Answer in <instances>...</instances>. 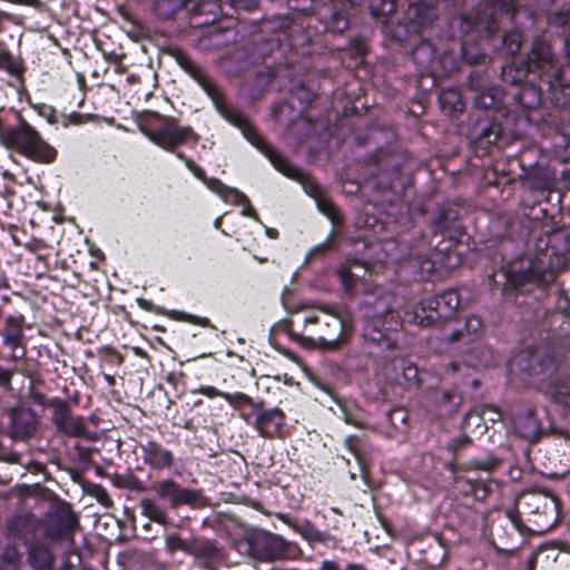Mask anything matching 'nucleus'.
I'll use <instances>...</instances> for the list:
<instances>
[{
    "instance_id": "obj_40",
    "label": "nucleus",
    "mask_w": 570,
    "mask_h": 570,
    "mask_svg": "<svg viewBox=\"0 0 570 570\" xmlns=\"http://www.w3.org/2000/svg\"><path fill=\"white\" fill-rule=\"evenodd\" d=\"M463 368V364L461 362L452 361L448 364L444 374L453 375L456 372H460Z\"/></svg>"
},
{
    "instance_id": "obj_51",
    "label": "nucleus",
    "mask_w": 570,
    "mask_h": 570,
    "mask_svg": "<svg viewBox=\"0 0 570 570\" xmlns=\"http://www.w3.org/2000/svg\"><path fill=\"white\" fill-rule=\"evenodd\" d=\"M265 233L269 238H277L278 232L275 228L266 227Z\"/></svg>"
},
{
    "instance_id": "obj_16",
    "label": "nucleus",
    "mask_w": 570,
    "mask_h": 570,
    "mask_svg": "<svg viewBox=\"0 0 570 570\" xmlns=\"http://www.w3.org/2000/svg\"><path fill=\"white\" fill-rule=\"evenodd\" d=\"M429 298L404 313V321L410 324L426 327L439 321V314L430 311Z\"/></svg>"
},
{
    "instance_id": "obj_18",
    "label": "nucleus",
    "mask_w": 570,
    "mask_h": 570,
    "mask_svg": "<svg viewBox=\"0 0 570 570\" xmlns=\"http://www.w3.org/2000/svg\"><path fill=\"white\" fill-rule=\"evenodd\" d=\"M208 189L217 194L224 202L232 204H248L247 197L238 189L228 187L219 179L208 181Z\"/></svg>"
},
{
    "instance_id": "obj_50",
    "label": "nucleus",
    "mask_w": 570,
    "mask_h": 570,
    "mask_svg": "<svg viewBox=\"0 0 570 570\" xmlns=\"http://www.w3.org/2000/svg\"><path fill=\"white\" fill-rule=\"evenodd\" d=\"M345 570H367L363 564L360 563H348Z\"/></svg>"
},
{
    "instance_id": "obj_46",
    "label": "nucleus",
    "mask_w": 570,
    "mask_h": 570,
    "mask_svg": "<svg viewBox=\"0 0 570 570\" xmlns=\"http://www.w3.org/2000/svg\"><path fill=\"white\" fill-rule=\"evenodd\" d=\"M426 51L428 58L432 57V51L429 45H421L414 50V57H416L420 52Z\"/></svg>"
},
{
    "instance_id": "obj_15",
    "label": "nucleus",
    "mask_w": 570,
    "mask_h": 570,
    "mask_svg": "<svg viewBox=\"0 0 570 570\" xmlns=\"http://www.w3.org/2000/svg\"><path fill=\"white\" fill-rule=\"evenodd\" d=\"M460 305L459 294L455 291H446L441 295L429 298L430 311L439 314V320L446 317Z\"/></svg>"
},
{
    "instance_id": "obj_10",
    "label": "nucleus",
    "mask_w": 570,
    "mask_h": 570,
    "mask_svg": "<svg viewBox=\"0 0 570 570\" xmlns=\"http://www.w3.org/2000/svg\"><path fill=\"white\" fill-rule=\"evenodd\" d=\"M529 70L537 71L540 77L553 69V56L550 47L542 39L535 38L529 53Z\"/></svg>"
},
{
    "instance_id": "obj_19",
    "label": "nucleus",
    "mask_w": 570,
    "mask_h": 570,
    "mask_svg": "<svg viewBox=\"0 0 570 570\" xmlns=\"http://www.w3.org/2000/svg\"><path fill=\"white\" fill-rule=\"evenodd\" d=\"M29 562L38 570L51 568L55 557L50 549L42 543H35L29 549Z\"/></svg>"
},
{
    "instance_id": "obj_63",
    "label": "nucleus",
    "mask_w": 570,
    "mask_h": 570,
    "mask_svg": "<svg viewBox=\"0 0 570 570\" xmlns=\"http://www.w3.org/2000/svg\"><path fill=\"white\" fill-rule=\"evenodd\" d=\"M372 13H373L374 16H377V13H376V9H375L374 7H372Z\"/></svg>"
},
{
    "instance_id": "obj_58",
    "label": "nucleus",
    "mask_w": 570,
    "mask_h": 570,
    "mask_svg": "<svg viewBox=\"0 0 570 570\" xmlns=\"http://www.w3.org/2000/svg\"><path fill=\"white\" fill-rule=\"evenodd\" d=\"M511 69H512V67H511V66H507L505 68H503L502 73H503V77H504V78L507 77V73H508L509 71H511Z\"/></svg>"
},
{
    "instance_id": "obj_62",
    "label": "nucleus",
    "mask_w": 570,
    "mask_h": 570,
    "mask_svg": "<svg viewBox=\"0 0 570 570\" xmlns=\"http://www.w3.org/2000/svg\"><path fill=\"white\" fill-rule=\"evenodd\" d=\"M466 365H472V366H474V365H476V363H474L473 361H466Z\"/></svg>"
},
{
    "instance_id": "obj_8",
    "label": "nucleus",
    "mask_w": 570,
    "mask_h": 570,
    "mask_svg": "<svg viewBox=\"0 0 570 570\" xmlns=\"http://www.w3.org/2000/svg\"><path fill=\"white\" fill-rule=\"evenodd\" d=\"M157 495L169 502L170 507L193 505L199 502L202 493L198 490L181 487L173 479L161 480L153 485Z\"/></svg>"
},
{
    "instance_id": "obj_61",
    "label": "nucleus",
    "mask_w": 570,
    "mask_h": 570,
    "mask_svg": "<svg viewBox=\"0 0 570 570\" xmlns=\"http://www.w3.org/2000/svg\"><path fill=\"white\" fill-rule=\"evenodd\" d=\"M564 90L567 91L568 101H570V87H566Z\"/></svg>"
},
{
    "instance_id": "obj_3",
    "label": "nucleus",
    "mask_w": 570,
    "mask_h": 570,
    "mask_svg": "<svg viewBox=\"0 0 570 570\" xmlns=\"http://www.w3.org/2000/svg\"><path fill=\"white\" fill-rule=\"evenodd\" d=\"M0 142L7 149L37 163L50 164L57 158V150L23 119L16 126L0 130Z\"/></svg>"
},
{
    "instance_id": "obj_12",
    "label": "nucleus",
    "mask_w": 570,
    "mask_h": 570,
    "mask_svg": "<svg viewBox=\"0 0 570 570\" xmlns=\"http://www.w3.org/2000/svg\"><path fill=\"white\" fill-rule=\"evenodd\" d=\"M142 460L154 469L163 470L173 464V453L155 441H148L141 445Z\"/></svg>"
},
{
    "instance_id": "obj_59",
    "label": "nucleus",
    "mask_w": 570,
    "mask_h": 570,
    "mask_svg": "<svg viewBox=\"0 0 570 570\" xmlns=\"http://www.w3.org/2000/svg\"><path fill=\"white\" fill-rule=\"evenodd\" d=\"M566 50L568 55L570 56V38L566 41Z\"/></svg>"
},
{
    "instance_id": "obj_34",
    "label": "nucleus",
    "mask_w": 570,
    "mask_h": 570,
    "mask_svg": "<svg viewBox=\"0 0 570 570\" xmlns=\"http://www.w3.org/2000/svg\"><path fill=\"white\" fill-rule=\"evenodd\" d=\"M331 248V243L330 240H325L321 244H317L315 245L313 248L309 249V252L307 253L306 255V261H312L314 259L316 256H320V255H323L325 254L326 252H328Z\"/></svg>"
},
{
    "instance_id": "obj_4",
    "label": "nucleus",
    "mask_w": 570,
    "mask_h": 570,
    "mask_svg": "<svg viewBox=\"0 0 570 570\" xmlns=\"http://www.w3.org/2000/svg\"><path fill=\"white\" fill-rule=\"evenodd\" d=\"M304 334L301 340L309 345L325 350H335L343 333L342 320L330 308H320L306 314L303 318Z\"/></svg>"
},
{
    "instance_id": "obj_56",
    "label": "nucleus",
    "mask_w": 570,
    "mask_h": 570,
    "mask_svg": "<svg viewBox=\"0 0 570 570\" xmlns=\"http://www.w3.org/2000/svg\"><path fill=\"white\" fill-rule=\"evenodd\" d=\"M352 443H353V439H352V438H348V439L346 440V444H347V446L351 449V451L353 452V454H354L355 456H357V455H356V453H355V451L353 450Z\"/></svg>"
},
{
    "instance_id": "obj_28",
    "label": "nucleus",
    "mask_w": 570,
    "mask_h": 570,
    "mask_svg": "<svg viewBox=\"0 0 570 570\" xmlns=\"http://www.w3.org/2000/svg\"><path fill=\"white\" fill-rule=\"evenodd\" d=\"M176 157L181 159L185 163L186 167L195 175V177L200 179L208 187V181L213 180L214 178H208L205 175L203 168L196 165L190 158H188L183 153H176Z\"/></svg>"
},
{
    "instance_id": "obj_53",
    "label": "nucleus",
    "mask_w": 570,
    "mask_h": 570,
    "mask_svg": "<svg viewBox=\"0 0 570 570\" xmlns=\"http://www.w3.org/2000/svg\"><path fill=\"white\" fill-rule=\"evenodd\" d=\"M247 206L242 210V215L244 216H254L255 212L254 209L249 206V203L246 204Z\"/></svg>"
},
{
    "instance_id": "obj_60",
    "label": "nucleus",
    "mask_w": 570,
    "mask_h": 570,
    "mask_svg": "<svg viewBox=\"0 0 570 570\" xmlns=\"http://www.w3.org/2000/svg\"><path fill=\"white\" fill-rule=\"evenodd\" d=\"M350 281H352V282H353L354 287H355V286H356V283H357L358 281H361V279H360V278H356L355 276H350Z\"/></svg>"
},
{
    "instance_id": "obj_43",
    "label": "nucleus",
    "mask_w": 570,
    "mask_h": 570,
    "mask_svg": "<svg viewBox=\"0 0 570 570\" xmlns=\"http://www.w3.org/2000/svg\"><path fill=\"white\" fill-rule=\"evenodd\" d=\"M11 380V372L0 366V386L9 384Z\"/></svg>"
},
{
    "instance_id": "obj_31",
    "label": "nucleus",
    "mask_w": 570,
    "mask_h": 570,
    "mask_svg": "<svg viewBox=\"0 0 570 570\" xmlns=\"http://www.w3.org/2000/svg\"><path fill=\"white\" fill-rule=\"evenodd\" d=\"M165 546L170 553H174L178 550L188 551V544L184 540H181V538L178 534L175 533L166 535Z\"/></svg>"
},
{
    "instance_id": "obj_5",
    "label": "nucleus",
    "mask_w": 570,
    "mask_h": 570,
    "mask_svg": "<svg viewBox=\"0 0 570 570\" xmlns=\"http://www.w3.org/2000/svg\"><path fill=\"white\" fill-rule=\"evenodd\" d=\"M394 296L387 291L376 288L365 294L362 304V314L364 318V335L374 342L381 341L385 336V331L392 328L385 327L387 322L393 318Z\"/></svg>"
},
{
    "instance_id": "obj_17",
    "label": "nucleus",
    "mask_w": 570,
    "mask_h": 570,
    "mask_svg": "<svg viewBox=\"0 0 570 570\" xmlns=\"http://www.w3.org/2000/svg\"><path fill=\"white\" fill-rule=\"evenodd\" d=\"M366 273V266L358 261H352L342 265L338 269V277L344 291L352 292L354 289V284L352 281H350V276H355L356 278L362 279L365 277Z\"/></svg>"
},
{
    "instance_id": "obj_57",
    "label": "nucleus",
    "mask_w": 570,
    "mask_h": 570,
    "mask_svg": "<svg viewBox=\"0 0 570 570\" xmlns=\"http://www.w3.org/2000/svg\"><path fill=\"white\" fill-rule=\"evenodd\" d=\"M222 225V217H217L214 222V226L215 228H219Z\"/></svg>"
},
{
    "instance_id": "obj_55",
    "label": "nucleus",
    "mask_w": 570,
    "mask_h": 570,
    "mask_svg": "<svg viewBox=\"0 0 570 570\" xmlns=\"http://www.w3.org/2000/svg\"><path fill=\"white\" fill-rule=\"evenodd\" d=\"M407 372L409 373H405V376L406 379H412V377H415L416 376V368L415 367H409L407 368Z\"/></svg>"
},
{
    "instance_id": "obj_14",
    "label": "nucleus",
    "mask_w": 570,
    "mask_h": 570,
    "mask_svg": "<svg viewBox=\"0 0 570 570\" xmlns=\"http://www.w3.org/2000/svg\"><path fill=\"white\" fill-rule=\"evenodd\" d=\"M513 430L515 434L529 442H535L541 435L540 422L532 411H527L515 417Z\"/></svg>"
},
{
    "instance_id": "obj_44",
    "label": "nucleus",
    "mask_w": 570,
    "mask_h": 570,
    "mask_svg": "<svg viewBox=\"0 0 570 570\" xmlns=\"http://www.w3.org/2000/svg\"><path fill=\"white\" fill-rule=\"evenodd\" d=\"M187 320L190 323L197 324V325H200V326H207L209 324V320L206 318V317H198V316L189 315Z\"/></svg>"
},
{
    "instance_id": "obj_27",
    "label": "nucleus",
    "mask_w": 570,
    "mask_h": 570,
    "mask_svg": "<svg viewBox=\"0 0 570 570\" xmlns=\"http://www.w3.org/2000/svg\"><path fill=\"white\" fill-rule=\"evenodd\" d=\"M464 428L474 434H483L488 430L485 416L481 414L480 410H473L468 413L463 421Z\"/></svg>"
},
{
    "instance_id": "obj_48",
    "label": "nucleus",
    "mask_w": 570,
    "mask_h": 570,
    "mask_svg": "<svg viewBox=\"0 0 570 570\" xmlns=\"http://www.w3.org/2000/svg\"><path fill=\"white\" fill-rule=\"evenodd\" d=\"M468 443H470V438L463 436L461 439H458L454 444V450H458L460 448L465 446Z\"/></svg>"
},
{
    "instance_id": "obj_49",
    "label": "nucleus",
    "mask_w": 570,
    "mask_h": 570,
    "mask_svg": "<svg viewBox=\"0 0 570 570\" xmlns=\"http://www.w3.org/2000/svg\"><path fill=\"white\" fill-rule=\"evenodd\" d=\"M497 464H498L497 461H490L487 463L479 464L478 468L487 470V471H491L492 469H494L497 466Z\"/></svg>"
},
{
    "instance_id": "obj_9",
    "label": "nucleus",
    "mask_w": 570,
    "mask_h": 570,
    "mask_svg": "<svg viewBox=\"0 0 570 570\" xmlns=\"http://www.w3.org/2000/svg\"><path fill=\"white\" fill-rule=\"evenodd\" d=\"M52 421L58 431L68 436L92 440L83 419L72 415L69 407L62 402L55 406Z\"/></svg>"
},
{
    "instance_id": "obj_21",
    "label": "nucleus",
    "mask_w": 570,
    "mask_h": 570,
    "mask_svg": "<svg viewBox=\"0 0 570 570\" xmlns=\"http://www.w3.org/2000/svg\"><path fill=\"white\" fill-rule=\"evenodd\" d=\"M308 188H309L308 193L313 198H315L318 209L324 215H326L333 222V224H338L340 223L338 213H337L336 207L332 203V200L326 198L322 194V191L317 185L311 184L308 186Z\"/></svg>"
},
{
    "instance_id": "obj_64",
    "label": "nucleus",
    "mask_w": 570,
    "mask_h": 570,
    "mask_svg": "<svg viewBox=\"0 0 570 570\" xmlns=\"http://www.w3.org/2000/svg\"><path fill=\"white\" fill-rule=\"evenodd\" d=\"M258 261H259L261 263H263V262H265V261H266V258L259 257V258H258Z\"/></svg>"
},
{
    "instance_id": "obj_47",
    "label": "nucleus",
    "mask_w": 570,
    "mask_h": 570,
    "mask_svg": "<svg viewBox=\"0 0 570 570\" xmlns=\"http://www.w3.org/2000/svg\"><path fill=\"white\" fill-rule=\"evenodd\" d=\"M119 14L129 23L135 24L132 17L125 10L124 6L119 7Z\"/></svg>"
},
{
    "instance_id": "obj_41",
    "label": "nucleus",
    "mask_w": 570,
    "mask_h": 570,
    "mask_svg": "<svg viewBox=\"0 0 570 570\" xmlns=\"http://www.w3.org/2000/svg\"><path fill=\"white\" fill-rule=\"evenodd\" d=\"M318 570H341L340 564L333 560H324Z\"/></svg>"
},
{
    "instance_id": "obj_45",
    "label": "nucleus",
    "mask_w": 570,
    "mask_h": 570,
    "mask_svg": "<svg viewBox=\"0 0 570 570\" xmlns=\"http://www.w3.org/2000/svg\"><path fill=\"white\" fill-rule=\"evenodd\" d=\"M78 524V520L76 519L75 515H70L68 517L67 519V522H66V527H67V534L70 535L71 532L73 531V529L77 527Z\"/></svg>"
},
{
    "instance_id": "obj_13",
    "label": "nucleus",
    "mask_w": 570,
    "mask_h": 570,
    "mask_svg": "<svg viewBox=\"0 0 570 570\" xmlns=\"http://www.w3.org/2000/svg\"><path fill=\"white\" fill-rule=\"evenodd\" d=\"M254 425L261 435L271 438L283 429L284 414L278 409L261 412L256 415Z\"/></svg>"
},
{
    "instance_id": "obj_33",
    "label": "nucleus",
    "mask_w": 570,
    "mask_h": 570,
    "mask_svg": "<svg viewBox=\"0 0 570 570\" xmlns=\"http://www.w3.org/2000/svg\"><path fill=\"white\" fill-rule=\"evenodd\" d=\"M482 328V321L479 316L471 315L465 321L464 332L468 336H478Z\"/></svg>"
},
{
    "instance_id": "obj_36",
    "label": "nucleus",
    "mask_w": 570,
    "mask_h": 570,
    "mask_svg": "<svg viewBox=\"0 0 570 570\" xmlns=\"http://www.w3.org/2000/svg\"><path fill=\"white\" fill-rule=\"evenodd\" d=\"M155 6H154V11L156 12V14H158L161 19H168L170 18L174 12L177 10V8H170V9H164V6L168 4L169 2H163V1H159V2H154Z\"/></svg>"
},
{
    "instance_id": "obj_30",
    "label": "nucleus",
    "mask_w": 570,
    "mask_h": 570,
    "mask_svg": "<svg viewBox=\"0 0 570 570\" xmlns=\"http://www.w3.org/2000/svg\"><path fill=\"white\" fill-rule=\"evenodd\" d=\"M298 532L309 542H323L325 540L324 533L309 523L299 525Z\"/></svg>"
},
{
    "instance_id": "obj_54",
    "label": "nucleus",
    "mask_w": 570,
    "mask_h": 570,
    "mask_svg": "<svg viewBox=\"0 0 570 570\" xmlns=\"http://www.w3.org/2000/svg\"><path fill=\"white\" fill-rule=\"evenodd\" d=\"M341 412H342L343 419L346 423L357 425V423L355 421H353L352 417L346 414L344 409H341Z\"/></svg>"
},
{
    "instance_id": "obj_32",
    "label": "nucleus",
    "mask_w": 570,
    "mask_h": 570,
    "mask_svg": "<svg viewBox=\"0 0 570 570\" xmlns=\"http://www.w3.org/2000/svg\"><path fill=\"white\" fill-rule=\"evenodd\" d=\"M416 262L420 268L421 277H428L432 275L434 272H436V263L433 257H416Z\"/></svg>"
},
{
    "instance_id": "obj_35",
    "label": "nucleus",
    "mask_w": 570,
    "mask_h": 570,
    "mask_svg": "<svg viewBox=\"0 0 570 570\" xmlns=\"http://www.w3.org/2000/svg\"><path fill=\"white\" fill-rule=\"evenodd\" d=\"M481 414L485 416V423H494L501 419V413L493 406H484L480 410Z\"/></svg>"
},
{
    "instance_id": "obj_52",
    "label": "nucleus",
    "mask_w": 570,
    "mask_h": 570,
    "mask_svg": "<svg viewBox=\"0 0 570 570\" xmlns=\"http://www.w3.org/2000/svg\"><path fill=\"white\" fill-rule=\"evenodd\" d=\"M463 335H464V333H463L462 331H455V332H453V333L451 334V336H450L449 341H450V342H455V341H458V340H459L461 336H463Z\"/></svg>"
},
{
    "instance_id": "obj_23",
    "label": "nucleus",
    "mask_w": 570,
    "mask_h": 570,
    "mask_svg": "<svg viewBox=\"0 0 570 570\" xmlns=\"http://www.w3.org/2000/svg\"><path fill=\"white\" fill-rule=\"evenodd\" d=\"M440 105L444 112L455 115L463 110V102L459 91L454 89H445L440 95Z\"/></svg>"
},
{
    "instance_id": "obj_6",
    "label": "nucleus",
    "mask_w": 570,
    "mask_h": 570,
    "mask_svg": "<svg viewBox=\"0 0 570 570\" xmlns=\"http://www.w3.org/2000/svg\"><path fill=\"white\" fill-rule=\"evenodd\" d=\"M160 119L163 121V126L157 129L146 131V136L150 141L164 150L174 153L177 147L186 144L189 139H194V141L198 140V137L191 127H177L175 125L176 119L173 117L161 116Z\"/></svg>"
},
{
    "instance_id": "obj_25",
    "label": "nucleus",
    "mask_w": 570,
    "mask_h": 570,
    "mask_svg": "<svg viewBox=\"0 0 570 570\" xmlns=\"http://www.w3.org/2000/svg\"><path fill=\"white\" fill-rule=\"evenodd\" d=\"M22 338V330L20 322L14 317H9L6 321V327L3 330V342L11 348H16L20 345Z\"/></svg>"
},
{
    "instance_id": "obj_22",
    "label": "nucleus",
    "mask_w": 570,
    "mask_h": 570,
    "mask_svg": "<svg viewBox=\"0 0 570 570\" xmlns=\"http://www.w3.org/2000/svg\"><path fill=\"white\" fill-rule=\"evenodd\" d=\"M549 394L556 403L570 409V377L556 380L549 389Z\"/></svg>"
},
{
    "instance_id": "obj_38",
    "label": "nucleus",
    "mask_w": 570,
    "mask_h": 570,
    "mask_svg": "<svg viewBox=\"0 0 570 570\" xmlns=\"http://www.w3.org/2000/svg\"><path fill=\"white\" fill-rule=\"evenodd\" d=\"M3 558L9 563H16L20 559V553L16 547H8L3 553Z\"/></svg>"
},
{
    "instance_id": "obj_37",
    "label": "nucleus",
    "mask_w": 570,
    "mask_h": 570,
    "mask_svg": "<svg viewBox=\"0 0 570 570\" xmlns=\"http://www.w3.org/2000/svg\"><path fill=\"white\" fill-rule=\"evenodd\" d=\"M494 104L493 96L482 92L475 98V105L481 108H489L492 107Z\"/></svg>"
},
{
    "instance_id": "obj_24",
    "label": "nucleus",
    "mask_w": 570,
    "mask_h": 570,
    "mask_svg": "<svg viewBox=\"0 0 570 570\" xmlns=\"http://www.w3.org/2000/svg\"><path fill=\"white\" fill-rule=\"evenodd\" d=\"M387 421L391 425V431H389V436L395 438L401 434H404L407 430V413L402 407L393 409L387 414Z\"/></svg>"
},
{
    "instance_id": "obj_42",
    "label": "nucleus",
    "mask_w": 570,
    "mask_h": 570,
    "mask_svg": "<svg viewBox=\"0 0 570 570\" xmlns=\"http://www.w3.org/2000/svg\"><path fill=\"white\" fill-rule=\"evenodd\" d=\"M507 517L509 518L512 527L515 529V530H519V515H518V512L517 511H513V510H508L507 511Z\"/></svg>"
},
{
    "instance_id": "obj_2",
    "label": "nucleus",
    "mask_w": 570,
    "mask_h": 570,
    "mask_svg": "<svg viewBox=\"0 0 570 570\" xmlns=\"http://www.w3.org/2000/svg\"><path fill=\"white\" fill-rule=\"evenodd\" d=\"M559 264L548 253L533 258H524L519 265L503 268L508 284L520 292L544 288L550 285L559 273Z\"/></svg>"
},
{
    "instance_id": "obj_20",
    "label": "nucleus",
    "mask_w": 570,
    "mask_h": 570,
    "mask_svg": "<svg viewBox=\"0 0 570 570\" xmlns=\"http://www.w3.org/2000/svg\"><path fill=\"white\" fill-rule=\"evenodd\" d=\"M195 392L199 393L202 395H205L207 397H210V399L216 397V396L223 397L226 402H228L232 405L250 404V402H252L250 397L244 393L238 392V393L230 394V393L219 391L216 387L209 386V385L199 386Z\"/></svg>"
},
{
    "instance_id": "obj_1",
    "label": "nucleus",
    "mask_w": 570,
    "mask_h": 570,
    "mask_svg": "<svg viewBox=\"0 0 570 570\" xmlns=\"http://www.w3.org/2000/svg\"><path fill=\"white\" fill-rule=\"evenodd\" d=\"M176 60L212 99L219 115L229 124L237 127L243 136L262 151L278 171L289 178H297L299 176L298 169L269 147L244 115L225 104L220 89L197 63L184 53H178Z\"/></svg>"
},
{
    "instance_id": "obj_11",
    "label": "nucleus",
    "mask_w": 570,
    "mask_h": 570,
    "mask_svg": "<svg viewBox=\"0 0 570 570\" xmlns=\"http://www.w3.org/2000/svg\"><path fill=\"white\" fill-rule=\"evenodd\" d=\"M37 419L28 409H13L10 412V434L14 439L29 438L36 430Z\"/></svg>"
},
{
    "instance_id": "obj_39",
    "label": "nucleus",
    "mask_w": 570,
    "mask_h": 570,
    "mask_svg": "<svg viewBox=\"0 0 570 570\" xmlns=\"http://www.w3.org/2000/svg\"><path fill=\"white\" fill-rule=\"evenodd\" d=\"M333 20L335 22V29L338 31H343L347 28V20L346 18L341 13H335L333 16Z\"/></svg>"
},
{
    "instance_id": "obj_7",
    "label": "nucleus",
    "mask_w": 570,
    "mask_h": 570,
    "mask_svg": "<svg viewBox=\"0 0 570 570\" xmlns=\"http://www.w3.org/2000/svg\"><path fill=\"white\" fill-rule=\"evenodd\" d=\"M291 546L281 535L258 532L250 540L252 553L262 561L278 560L287 557Z\"/></svg>"
},
{
    "instance_id": "obj_26",
    "label": "nucleus",
    "mask_w": 570,
    "mask_h": 570,
    "mask_svg": "<svg viewBox=\"0 0 570 570\" xmlns=\"http://www.w3.org/2000/svg\"><path fill=\"white\" fill-rule=\"evenodd\" d=\"M140 508L141 513L149 520L160 524H165L167 522L168 517L166 511L158 504H156L153 500L142 499L140 501Z\"/></svg>"
},
{
    "instance_id": "obj_29",
    "label": "nucleus",
    "mask_w": 570,
    "mask_h": 570,
    "mask_svg": "<svg viewBox=\"0 0 570 570\" xmlns=\"http://www.w3.org/2000/svg\"><path fill=\"white\" fill-rule=\"evenodd\" d=\"M521 43L522 37L517 31L509 32L503 37V46L510 55H515L520 50Z\"/></svg>"
}]
</instances>
